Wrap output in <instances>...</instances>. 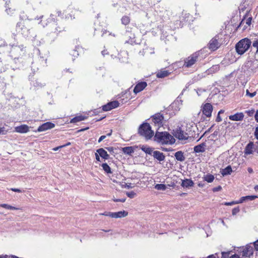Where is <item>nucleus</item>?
<instances>
[{
  "instance_id": "29",
  "label": "nucleus",
  "mask_w": 258,
  "mask_h": 258,
  "mask_svg": "<svg viewBox=\"0 0 258 258\" xmlns=\"http://www.w3.org/2000/svg\"><path fill=\"white\" fill-rule=\"evenodd\" d=\"M122 151L124 154L127 155H131L134 151L132 147H124L122 148Z\"/></svg>"
},
{
  "instance_id": "34",
  "label": "nucleus",
  "mask_w": 258,
  "mask_h": 258,
  "mask_svg": "<svg viewBox=\"0 0 258 258\" xmlns=\"http://www.w3.org/2000/svg\"><path fill=\"white\" fill-rule=\"evenodd\" d=\"M0 207H3L4 208L8 209V210H18L19 209L17 208H16L15 207L6 204H0Z\"/></svg>"
},
{
  "instance_id": "13",
  "label": "nucleus",
  "mask_w": 258,
  "mask_h": 258,
  "mask_svg": "<svg viewBox=\"0 0 258 258\" xmlns=\"http://www.w3.org/2000/svg\"><path fill=\"white\" fill-rule=\"evenodd\" d=\"M202 112L207 117L211 116L213 111V106L209 103H207L202 106Z\"/></svg>"
},
{
  "instance_id": "42",
  "label": "nucleus",
  "mask_w": 258,
  "mask_h": 258,
  "mask_svg": "<svg viewBox=\"0 0 258 258\" xmlns=\"http://www.w3.org/2000/svg\"><path fill=\"white\" fill-rule=\"evenodd\" d=\"M239 211H240V210H239V208L238 207L234 208V209H233L232 211V215H236L239 212Z\"/></svg>"
},
{
  "instance_id": "53",
  "label": "nucleus",
  "mask_w": 258,
  "mask_h": 258,
  "mask_svg": "<svg viewBox=\"0 0 258 258\" xmlns=\"http://www.w3.org/2000/svg\"><path fill=\"white\" fill-rule=\"evenodd\" d=\"M221 189H222L221 186H218L217 187H216L214 188L213 190V191L215 192V191H219Z\"/></svg>"
},
{
  "instance_id": "12",
  "label": "nucleus",
  "mask_w": 258,
  "mask_h": 258,
  "mask_svg": "<svg viewBox=\"0 0 258 258\" xmlns=\"http://www.w3.org/2000/svg\"><path fill=\"white\" fill-rule=\"evenodd\" d=\"M253 247L249 244L246 245L244 247H242L240 250V253L243 257H249L253 254Z\"/></svg>"
},
{
  "instance_id": "60",
  "label": "nucleus",
  "mask_w": 258,
  "mask_h": 258,
  "mask_svg": "<svg viewBox=\"0 0 258 258\" xmlns=\"http://www.w3.org/2000/svg\"><path fill=\"white\" fill-rule=\"evenodd\" d=\"M19 50V47L17 46H15V47H14L13 48V49L11 50V52L13 53V51H16V50Z\"/></svg>"
},
{
  "instance_id": "14",
  "label": "nucleus",
  "mask_w": 258,
  "mask_h": 258,
  "mask_svg": "<svg viewBox=\"0 0 258 258\" xmlns=\"http://www.w3.org/2000/svg\"><path fill=\"white\" fill-rule=\"evenodd\" d=\"M55 124L50 122H46L40 125L36 132H42L54 127Z\"/></svg>"
},
{
  "instance_id": "47",
  "label": "nucleus",
  "mask_w": 258,
  "mask_h": 258,
  "mask_svg": "<svg viewBox=\"0 0 258 258\" xmlns=\"http://www.w3.org/2000/svg\"><path fill=\"white\" fill-rule=\"evenodd\" d=\"M123 187L127 189L132 188L133 187L131 183H125L124 185H123Z\"/></svg>"
},
{
  "instance_id": "11",
  "label": "nucleus",
  "mask_w": 258,
  "mask_h": 258,
  "mask_svg": "<svg viewBox=\"0 0 258 258\" xmlns=\"http://www.w3.org/2000/svg\"><path fill=\"white\" fill-rule=\"evenodd\" d=\"M182 105V101L180 96H178L177 99L170 105L169 109L173 110V113L174 114L178 111Z\"/></svg>"
},
{
  "instance_id": "17",
  "label": "nucleus",
  "mask_w": 258,
  "mask_h": 258,
  "mask_svg": "<svg viewBox=\"0 0 258 258\" xmlns=\"http://www.w3.org/2000/svg\"><path fill=\"white\" fill-rule=\"evenodd\" d=\"M206 143H203L194 147V151L196 153H202L206 151Z\"/></svg>"
},
{
  "instance_id": "41",
  "label": "nucleus",
  "mask_w": 258,
  "mask_h": 258,
  "mask_svg": "<svg viewBox=\"0 0 258 258\" xmlns=\"http://www.w3.org/2000/svg\"><path fill=\"white\" fill-rule=\"evenodd\" d=\"M246 95L249 96L250 98H252L256 95V92H254L253 93H250L248 90H246Z\"/></svg>"
},
{
  "instance_id": "9",
  "label": "nucleus",
  "mask_w": 258,
  "mask_h": 258,
  "mask_svg": "<svg viewBox=\"0 0 258 258\" xmlns=\"http://www.w3.org/2000/svg\"><path fill=\"white\" fill-rule=\"evenodd\" d=\"M221 44V39L220 40L219 36L216 35L209 42L208 48L212 51H215L220 47Z\"/></svg>"
},
{
  "instance_id": "18",
  "label": "nucleus",
  "mask_w": 258,
  "mask_h": 258,
  "mask_svg": "<svg viewBox=\"0 0 258 258\" xmlns=\"http://www.w3.org/2000/svg\"><path fill=\"white\" fill-rule=\"evenodd\" d=\"M229 119L233 121H241L244 118V114L242 112L236 113L229 116Z\"/></svg>"
},
{
  "instance_id": "15",
  "label": "nucleus",
  "mask_w": 258,
  "mask_h": 258,
  "mask_svg": "<svg viewBox=\"0 0 258 258\" xmlns=\"http://www.w3.org/2000/svg\"><path fill=\"white\" fill-rule=\"evenodd\" d=\"M51 26L52 28L51 32L55 33L56 35L64 30V27L61 24H59L58 25L57 23L53 22L51 24Z\"/></svg>"
},
{
  "instance_id": "48",
  "label": "nucleus",
  "mask_w": 258,
  "mask_h": 258,
  "mask_svg": "<svg viewBox=\"0 0 258 258\" xmlns=\"http://www.w3.org/2000/svg\"><path fill=\"white\" fill-rule=\"evenodd\" d=\"M245 201H246L245 196L241 197L238 201H236V203H237V204L242 203Z\"/></svg>"
},
{
  "instance_id": "58",
  "label": "nucleus",
  "mask_w": 258,
  "mask_h": 258,
  "mask_svg": "<svg viewBox=\"0 0 258 258\" xmlns=\"http://www.w3.org/2000/svg\"><path fill=\"white\" fill-rule=\"evenodd\" d=\"M254 118H255V120H256V121L257 122H258V110H257L256 111V112H255V114L254 115Z\"/></svg>"
},
{
  "instance_id": "30",
  "label": "nucleus",
  "mask_w": 258,
  "mask_h": 258,
  "mask_svg": "<svg viewBox=\"0 0 258 258\" xmlns=\"http://www.w3.org/2000/svg\"><path fill=\"white\" fill-rule=\"evenodd\" d=\"M212 89L211 87L209 88V87H207L206 88H197V89H195V90L196 91L198 95L199 96H200L202 95V93L203 92H205L207 91H209L211 89Z\"/></svg>"
},
{
  "instance_id": "52",
  "label": "nucleus",
  "mask_w": 258,
  "mask_h": 258,
  "mask_svg": "<svg viewBox=\"0 0 258 258\" xmlns=\"http://www.w3.org/2000/svg\"><path fill=\"white\" fill-rule=\"evenodd\" d=\"M253 245L256 250H258V239L253 242Z\"/></svg>"
},
{
  "instance_id": "4",
  "label": "nucleus",
  "mask_w": 258,
  "mask_h": 258,
  "mask_svg": "<svg viewBox=\"0 0 258 258\" xmlns=\"http://www.w3.org/2000/svg\"><path fill=\"white\" fill-rule=\"evenodd\" d=\"M138 133L140 136L144 137L146 140H150L154 135L151 125L147 122H143L140 125Z\"/></svg>"
},
{
  "instance_id": "59",
  "label": "nucleus",
  "mask_w": 258,
  "mask_h": 258,
  "mask_svg": "<svg viewBox=\"0 0 258 258\" xmlns=\"http://www.w3.org/2000/svg\"><path fill=\"white\" fill-rule=\"evenodd\" d=\"M113 214V212H105L104 213L102 214V215H105L106 216H109L111 217V214Z\"/></svg>"
},
{
  "instance_id": "24",
  "label": "nucleus",
  "mask_w": 258,
  "mask_h": 258,
  "mask_svg": "<svg viewBox=\"0 0 258 258\" xmlns=\"http://www.w3.org/2000/svg\"><path fill=\"white\" fill-rule=\"evenodd\" d=\"M194 182L190 179H186L183 180L181 183V186L183 187H189L193 186Z\"/></svg>"
},
{
  "instance_id": "20",
  "label": "nucleus",
  "mask_w": 258,
  "mask_h": 258,
  "mask_svg": "<svg viewBox=\"0 0 258 258\" xmlns=\"http://www.w3.org/2000/svg\"><path fill=\"white\" fill-rule=\"evenodd\" d=\"M152 155L154 158L156 159L159 162L163 161L165 160V156L164 155L163 153H162L160 151H154Z\"/></svg>"
},
{
  "instance_id": "64",
  "label": "nucleus",
  "mask_w": 258,
  "mask_h": 258,
  "mask_svg": "<svg viewBox=\"0 0 258 258\" xmlns=\"http://www.w3.org/2000/svg\"><path fill=\"white\" fill-rule=\"evenodd\" d=\"M8 258H19L18 257L15 255H8Z\"/></svg>"
},
{
  "instance_id": "63",
  "label": "nucleus",
  "mask_w": 258,
  "mask_h": 258,
  "mask_svg": "<svg viewBox=\"0 0 258 258\" xmlns=\"http://www.w3.org/2000/svg\"><path fill=\"white\" fill-rule=\"evenodd\" d=\"M230 258H240V257H239V256L238 255L235 254L231 255L230 257Z\"/></svg>"
},
{
  "instance_id": "62",
  "label": "nucleus",
  "mask_w": 258,
  "mask_h": 258,
  "mask_svg": "<svg viewBox=\"0 0 258 258\" xmlns=\"http://www.w3.org/2000/svg\"><path fill=\"white\" fill-rule=\"evenodd\" d=\"M4 127H0V134H5Z\"/></svg>"
},
{
  "instance_id": "22",
  "label": "nucleus",
  "mask_w": 258,
  "mask_h": 258,
  "mask_svg": "<svg viewBox=\"0 0 258 258\" xmlns=\"http://www.w3.org/2000/svg\"><path fill=\"white\" fill-rule=\"evenodd\" d=\"M111 218H122L126 216L127 215V212L123 211H119L118 212H113V214H111Z\"/></svg>"
},
{
  "instance_id": "35",
  "label": "nucleus",
  "mask_w": 258,
  "mask_h": 258,
  "mask_svg": "<svg viewBox=\"0 0 258 258\" xmlns=\"http://www.w3.org/2000/svg\"><path fill=\"white\" fill-rule=\"evenodd\" d=\"M108 103H109V105L110 106V107L112 109L115 108L117 107L118 106H119L120 103L118 101H113L108 102Z\"/></svg>"
},
{
  "instance_id": "21",
  "label": "nucleus",
  "mask_w": 258,
  "mask_h": 258,
  "mask_svg": "<svg viewBox=\"0 0 258 258\" xmlns=\"http://www.w3.org/2000/svg\"><path fill=\"white\" fill-rule=\"evenodd\" d=\"M96 152L99 154L100 156L105 160H107L109 158V155L107 152L103 148H99L97 150Z\"/></svg>"
},
{
  "instance_id": "8",
  "label": "nucleus",
  "mask_w": 258,
  "mask_h": 258,
  "mask_svg": "<svg viewBox=\"0 0 258 258\" xmlns=\"http://www.w3.org/2000/svg\"><path fill=\"white\" fill-rule=\"evenodd\" d=\"M174 66H170L167 68L162 69L156 72V77L158 78L163 79L168 76L173 72Z\"/></svg>"
},
{
  "instance_id": "1",
  "label": "nucleus",
  "mask_w": 258,
  "mask_h": 258,
  "mask_svg": "<svg viewBox=\"0 0 258 258\" xmlns=\"http://www.w3.org/2000/svg\"><path fill=\"white\" fill-rule=\"evenodd\" d=\"M16 31L21 33L26 37L32 36L33 34V28L32 23L29 20H22L17 23Z\"/></svg>"
},
{
  "instance_id": "6",
  "label": "nucleus",
  "mask_w": 258,
  "mask_h": 258,
  "mask_svg": "<svg viewBox=\"0 0 258 258\" xmlns=\"http://www.w3.org/2000/svg\"><path fill=\"white\" fill-rule=\"evenodd\" d=\"M185 127V132L187 134L188 138H196V136L198 135V129L195 122L190 121L187 123Z\"/></svg>"
},
{
  "instance_id": "56",
  "label": "nucleus",
  "mask_w": 258,
  "mask_h": 258,
  "mask_svg": "<svg viewBox=\"0 0 258 258\" xmlns=\"http://www.w3.org/2000/svg\"><path fill=\"white\" fill-rule=\"evenodd\" d=\"M106 136H101L99 140H98V142L99 143H100L101 141H102L104 139H105L106 138Z\"/></svg>"
},
{
  "instance_id": "36",
  "label": "nucleus",
  "mask_w": 258,
  "mask_h": 258,
  "mask_svg": "<svg viewBox=\"0 0 258 258\" xmlns=\"http://www.w3.org/2000/svg\"><path fill=\"white\" fill-rule=\"evenodd\" d=\"M204 179L208 182L211 183L214 180V176L212 174H208L204 177Z\"/></svg>"
},
{
  "instance_id": "28",
  "label": "nucleus",
  "mask_w": 258,
  "mask_h": 258,
  "mask_svg": "<svg viewBox=\"0 0 258 258\" xmlns=\"http://www.w3.org/2000/svg\"><path fill=\"white\" fill-rule=\"evenodd\" d=\"M232 170L231 167L230 166H228L222 170L221 171V174L223 176H226L227 175H229L232 172Z\"/></svg>"
},
{
  "instance_id": "50",
  "label": "nucleus",
  "mask_w": 258,
  "mask_h": 258,
  "mask_svg": "<svg viewBox=\"0 0 258 258\" xmlns=\"http://www.w3.org/2000/svg\"><path fill=\"white\" fill-rule=\"evenodd\" d=\"M237 204V203H236V201H233L231 202H226L224 204V205H226V206H231V205H233Z\"/></svg>"
},
{
  "instance_id": "39",
  "label": "nucleus",
  "mask_w": 258,
  "mask_h": 258,
  "mask_svg": "<svg viewBox=\"0 0 258 258\" xmlns=\"http://www.w3.org/2000/svg\"><path fill=\"white\" fill-rule=\"evenodd\" d=\"M126 194L128 197L131 199L134 198L136 195V194L133 191L127 192Z\"/></svg>"
},
{
  "instance_id": "10",
  "label": "nucleus",
  "mask_w": 258,
  "mask_h": 258,
  "mask_svg": "<svg viewBox=\"0 0 258 258\" xmlns=\"http://www.w3.org/2000/svg\"><path fill=\"white\" fill-rule=\"evenodd\" d=\"M185 131L182 130L180 127H177L175 130H173L174 136L179 140H187L188 136Z\"/></svg>"
},
{
  "instance_id": "40",
  "label": "nucleus",
  "mask_w": 258,
  "mask_h": 258,
  "mask_svg": "<svg viewBox=\"0 0 258 258\" xmlns=\"http://www.w3.org/2000/svg\"><path fill=\"white\" fill-rule=\"evenodd\" d=\"M246 200L253 201L257 198L256 196H245Z\"/></svg>"
},
{
  "instance_id": "31",
  "label": "nucleus",
  "mask_w": 258,
  "mask_h": 258,
  "mask_svg": "<svg viewBox=\"0 0 258 258\" xmlns=\"http://www.w3.org/2000/svg\"><path fill=\"white\" fill-rule=\"evenodd\" d=\"M101 166L103 169V170L107 173H111V170L110 167L107 163H103L101 165Z\"/></svg>"
},
{
  "instance_id": "49",
  "label": "nucleus",
  "mask_w": 258,
  "mask_h": 258,
  "mask_svg": "<svg viewBox=\"0 0 258 258\" xmlns=\"http://www.w3.org/2000/svg\"><path fill=\"white\" fill-rule=\"evenodd\" d=\"M251 20H252V18L251 17H249L246 20V24L248 25V26H249L250 24H251Z\"/></svg>"
},
{
  "instance_id": "37",
  "label": "nucleus",
  "mask_w": 258,
  "mask_h": 258,
  "mask_svg": "<svg viewBox=\"0 0 258 258\" xmlns=\"http://www.w3.org/2000/svg\"><path fill=\"white\" fill-rule=\"evenodd\" d=\"M111 108L110 107V106L109 105V103H107L106 104L102 106V110L104 111H107L111 110Z\"/></svg>"
},
{
  "instance_id": "33",
  "label": "nucleus",
  "mask_w": 258,
  "mask_h": 258,
  "mask_svg": "<svg viewBox=\"0 0 258 258\" xmlns=\"http://www.w3.org/2000/svg\"><path fill=\"white\" fill-rule=\"evenodd\" d=\"M130 22V18L128 16H124L121 18V23L124 25L128 24Z\"/></svg>"
},
{
  "instance_id": "2",
  "label": "nucleus",
  "mask_w": 258,
  "mask_h": 258,
  "mask_svg": "<svg viewBox=\"0 0 258 258\" xmlns=\"http://www.w3.org/2000/svg\"><path fill=\"white\" fill-rule=\"evenodd\" d=\"M154 140L162 145H172L175 142L174 137L167 132L157 131L154 136Z\"/></svg>"
},
{
  "instance_id": "43",
  "label": "nucleus",
  "mask_w": 258,
  "mask_h": 258,
  "mask_svg": "<svg viewBox=\"0 0 258 258\" xmlns=\"http://www.w3.org/2000/svg\"><path fill=\"white\" fill-rule=\"evenodd\" d=\"M144 50H145V53H150V54H153L154 53L153 48H147L146 49H144Z\"/></svg>"
},
{
  "instance_id": "54",
  "label": "nucleus",
  "mask_w": 258,
  "mask_h": 258,
  "mask_svg": "<svg viewBox=\"0 0 258 258\" xmlns=\"http://www.w3.org/2000/svg\"><path fill=\"white\" fill-rule=\"evenodd\" d=\"M100 157L99 154L96 152L95 153V158L97 161H100Z\"/></svg>"
},
{
  "instance_id": "23",
  "label": "nucleus",
  "mask_w": 258,
  "mask_h": 258,
  "mask_svg": "<svg viewBox=\"0 0 258 258\" xmlns=\"http://www.w3.org/2000/svg\"><path fill=\"white\" fill-rule=\"evenodd\" d=\"M254 144L252 142L249 143L245 147L244 149V154L246 155H250L253 153Z\"/></svg>"
},
{
  "instance_id": "46",
  "label": "nucleus",
  "mask_w": 258,
  "mask_h": 258,
  "mask_svg": "<svg viewBox=\"0 0 258 258\" xmlns=\"http://www.w3.org/2000/svg\"><path fill=\"white\" fill-rule=\"evenodd\" d=\"M126 199L125 198H122V199H115L113 200V201L115 202H121L124 203Z\"/></svg>"
},
{
  "instance_id": "45",
  "label": "nucleus",
  "mask_w": 258,
  "mask_h": 258,
  "mask_svg": "<svg viewBox=\"0 0 258 258\" xmlns=\"http://www.w3.org/2000/svg\"><path fill=\"white\" fill-rule=\"evenodd\" d=\"M254 135L255 138L258 140V124L255 127Z\"/></svg>"
},
{
  "instance_id": "3",
  "label": "nucleus",
  "mask_w": 258,
  "mask_h": 258,
  "mask_svg": "<svg viewBox=\"0 0 258 258\" xmlns=\"http://www.w3.org/2000/svg\"><path fill=\"white\" fill-rule=\"evenodd\" d=\"M169 117V116H167L165 114V111H161L152 115L149 120H151L150 123L154 126L156 129L159 130L163 125L164 121L167 120Z\"/></svg>"
},
{
  "instance_id": "55",
  "label": "nucleus",
  "mask_w": 258,
  "mask_h": 258,
  "mask_svg": "<svg viewBox=\"0 0 258 258\" xmlns=\"http://www.w3.org/2000/svg\"><path fill=\"white\" fill-rule=\"evenodd\" d=\"M11 190L13 191L17 192H22V191L20 189H19V188H11Z\"/></svg>"
},
{
  "instance_id": "61",
  "label": "nucleus",
  "mask_w": 258,
  "mask_h": 258,
  "mask_svg": "<svg viewBox=\"0 0 258 258\" xmlns=\"http://www.w3.org/2000/svg\"><path fill=\"white\" fill-rule=\"evenodd\" d=\"M106 149L109 152H113L114 150L113 148L112 147H107Z\"/></svg>"
},
{
  "instance_id": "38",
  "label": "nucleus",
  "mask_w": 258,
  "mask_h": 258,
  "mask_svg": "<svg viewBox=\"0 0 258 258\" xmlns=\"http://www.w3.org/2000/svg\"><path fill=\"white\" fill-rule=\"evenodd\" d=\"M252 46L256 49V53H258V39L253 41Z\"/></svg>"
},
{
  "instance_id": "25",
  "label": "nucleus",
  "mask_w": 258,
  "mask_h": 258,
  "mask_svg": "<svg viewBox=\"0 0 258 258\" xmlns=\"http://www.w3.org/2000/svg\"><path fill=\"white\" fill-rule=\"evenodd\" d=\"M86 118H87V117L85 116L82 115H78V116H77L73 118L70 120V123H77V122L84 120Z\"/></svg>"
},
{
  "instance_id": "32",
  "label": "nucleus",
  "mask_w": 258,
  "mask_h": 258,
  "mask_svg": "<svg viewBox=\"0 0 258 258\" xmlns=\"http://www.w3.org/2000/svg\"><path fill=\"white\" fill-rule=\"evenodd\" d=\"M155 188L158 190H165L166 189V186L164 184H156L155 185Z\"/></svg>"
},
{
  "instance_id": "44",
  "label": "nucleus",
  "mask_w": 258,
  "mask_h": 258,
  "mask_svg": "<svg viewBox=\"0 0 258 258\" xmlns=\"http://www.w3.org/2000/svg\"><path fill=\"white\" fill-rule=\"evenodd\" d=\"M229 252H222V258H228L229 255Z\"/></svg>"
},
{
  "instance_id": "51",
  "label": "nucleus",
  "mask_w": 258,
  "mask_h": 258,
  "mask_svg": "<svg viewBox=\"0 0 258 258\" xmlns=\"http://www.w3.org/2000/svg\"><path fill=\"white\" fill-rule=\"evenodd\" d=\"M127 101H128L127 98H123L119 100V102H120V103L121 104H124V103L127 102Z\"/></svg>"
},
{
  "instance_id": "16",
  "label": "nucleus",
  "mask_w": 258,
  "mask_h": 258,
  "mask_svg": "<svg viewBox=\"0 0 258 258\" xmlns=\"http://www.w3.org/2000/svg\"><path fill=\"white\" fill-rule=\"evenodd\" d=\"M147 86L146 82H139L134 89V92L137 94L142 91Z\"/></svg>"
},
{
  "instance_id": "19",
  "label": "nucleus",
  "mask_w": 258,
  "mask_h": 258,
  "mask_svg": "<svg viewBox=\"0 0 258 258\" xmlns=\"http://www.w3.org/2000/svg\"><path fill=\"white\" fill-rule=\"evenodd\" d=\"M15 132L21 133V134H24L26 133L29 132V126L26 124L21 125L18 126H16L15 128Z\"/></svg>"
},
{
  "instance_id": "57",
  "label": "nucleus",
  "mask_w": 258,
  "mask_h": 258,
  "mask_svg": "<svg viewBox=\"0 0 258 258\" xmlns=\"http://www.w3.org/2000/svg\"><path fill=\"white\" fill-rule=\"evenodd\" d=\"M221 120H222V118H221V117H220V114H218V115H217V117H216V121L217 122H220V121H221Z\"/></svg>"
},
{
  "instance_id": "27",
  "label": "nucleus",
  "mask_w": 258,
  "mask_h": 258,
  "mask_svg": "<svg viewBox=\"0 0 258 258\" xmlns=\"http://www.w3.org/2000/svg\"><path fill=\"white\" fill-rule=\"evenodd\" d=\"M141 150L144 151L146 154H148L150 155H152L153 153V149L147 146L143 145L141 147Z\"/></svg>"
},
{
  "instance_id": "7",
  "label": "nucleus",
  "mask_w": 258,
  "mask_h": 258,
  "mask_svg": "<svg viewBox=\"0 0 258 258\" xmlns=\"http://www.w3.org/2000/svg\"><path fill=\"white\" fill-rule=\"evenodd\" d=\"M199 56V52L197 51L186 58L184 59L182 68H187L192 66L198 61Z\"/></svg>"
},
{
  "instance_id": "5",
  "label": "nucleus",
  "mask_w": 258,
  "mask_h": 258,
  "mask_svg": "<svg viewBox=\"0 0 258 258\" xmlns=\"http://www.w3.org/2000/svg\"><path fill=\"white\" fill-rule=\"evenodd\" d=\"M251 41L248 38H245L240 40L235 46V49L238 54H244L250 47Z\"/></svg>"
},
{
  "instance_id": "26",
  "label": "nucleus",
  "mask_w": 258,
  "mask_h": 258,
  "mask_svg": "<svg viewBox=\"0 0 258 258\" xmlns=\"http://www.w3.org/2000/svg\"><path fill=\"white\" fill-rule=\"evenodd\" d=\"M174 156L175 159L179 161H183L185 160V157L183 155V153L182 151H177L175 154Z\"/></svg>"
}]
</instances>
